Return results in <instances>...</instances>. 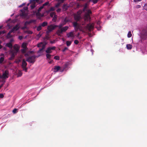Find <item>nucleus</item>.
<instances>
[{"label": "nucleus", "instance_id": "1", "mask_svg": "<svg viewBox=\"0 0 147 147\" xmlns=\"http://www.w3.org/2000/svg\"><path fill=\"white\" fill-rule=\"evenodd\" d=\"M88 5V3H86L84 5L83 11L84 13V15L83 17H82L80 16L82 12L81 10L79 11L74 15L75 19L80 22V24L77 22L73 23V25L76 30L81 29L85 32L91 31L94 28V24L90 23L87 24L90 21V14L92 13Z\"/></svg>", "mask_w": 147, "mask_h": 147}, {"label": "nucleus", "instance_id": "2", "mask_svg": "<svg viewBox=\"0 0 147 147\" xmlns=\"http://www.w3.org/2000/svg\"><path fill=\"white\" fill-rule=\"evenodd\" d=\"M27 45L26 43H23L22 46L23 49L21 50V52L25 54L24 55L26 57H28L26 60L27 61L33 63L35 61L36 56L34 55V52L33 51H28Z\"/></svg>", "mask_w": 147, "mask_h": 147}, {"label": "nucleus", "instance_id": "3", "mask_svg": "<svg viewBox=\"0 0 147 147\" xmlns=\"http://www.w3.org/2000/svg\"><path fill=\"white\" fill-rule=\"evenodd\" d=\"M5 46L11 49L10 51L11 57L9 58V59L12 60L14 58L15 55L18 51L19 47L16 45H15L13 46V50L12 49L13 45L11 42L7 43Z\"/></svg>", "mask_w": 147, "mask_h": 147}, {"label": "nucleus", "instance_id": "4", "mask_svg": "<svg viewBox=\"0 0 147 147\" xmlns=\"http://www.w3.org/2000/svg\"><path fill=\"white\" fill-rule=\"evenodd\" d=\"M69 64V62H67L64 64L63 66L61 67L59 66H55L53 69V71L55 72L58 71H59L61 72L66 71L67 70Z\"/></svg>", "mask_w": 147, "mask_h": 147}, {"label": "nucleus", "instance_id": "5", "mask_svg": "<svg viewBox=\"0 0 147 147\" xmlns=\"http://www.w3.org/2000/svg\"><path fill=\"white\" fill-rule=\"evenodd\" d=\"M49 3L48 2H47L43 4L42 6H41L38 8V10H36L34 11V14L36 15L39 18L42 17L43 16V15L41 14L39 12L41 11L42 9L43 8L44 6L48 5Z\"/></svg>", "mask_w": 147, "mask_h": 147}, {"label": "nucleus", "instance_id": "6", "mask_svg": "<svg viewBox=\"0 0 147 147\" xmlns=\"http://www.w3.org/2000/svg\"><path fill=\"white\" fill-rule=\"evenodd\" d=\"M28 8L27 7H25L22 9L21 10L20 16L24 18H27L28 17L27 10Z\"/></svg>", "mask_w": 147, "mask_h": 147}, {"label": "nucleus", "instance_id": "7", "mask_svg": "<svg viewBox=\"0 0 147 147\" xmlns=\"http://www.w3.org/2000/svg\"><path fill=\"white\" fill-rule=\"evenodd\" d=\"M19 25L18 24L14 27L13 29L8 33L7 35V38H11L12 36V35L11 34L12 32H15L16 31L19 29Z\"/></svg>", "mask_w": 147, "mask_h": 147}, {"label": "nucleus", "instance_id": "8", "mask_svg": "<svg viewBox=\"0 0 147 147\" xmlns=\"http://www.w3.org/2000/svg\"><path fill=\"white\" fill-rule=\"evenodd\" d=\"M40 1L41 0H31L30 3H28V5L29 4H31L30 5L31 9H33L36 7L38 4L39 3Z\"/></svg>", "mask_w": 147, "mask_h": 147}, {"label": "nucleus", "instance_id": "9", "mask_svg": "<svg viewBox=\"0 0 147 147\" xmlns=\"http://www.w3.org/2000/svg\"><path fill=\"white\" fill-rule=\"evenodd\" d=\"M68 28V26H65L61 28V29H59L57 31V33L59 35H60L61 34H62L63 32H65L66 31Z\"/></svg>", "mask_w": 147, "mask_h": 147}, {"label": "nucleus", "instance_id": "10", "mask_svg": "<svg viewBox=\"0 0 147 147\" xmlns=\"http://www.w3.org/2000/svg\"><path fill=\"white\" fill-rule=\"evenodd\" d=\"M6 62V60L4 59V55L2 53L0 55V65L4 64Z\"/></svg>", "mask_w": 147, "mask_h": 147}, {"label": "nucleus", "instance_id": "11", "mask_svg": "<svg viewBox=\"0 0 147 147\" xmlns=\"http://www.w3.org/2000/svg\"><path fill=\"white\" fill-rule=\"evenodd\" d=\"M141 35L142 38L144 39L147 38V30L144 29L142 31Z\"/></svg>", "mask_w": 147, "mask_h": 147}, {"label": "nucleus", "instance_id": "12", "mask_svg": "<svg viewBox=\"0 0 147 147\" xmlns=\"http://www.w3.org/2000/svg\"><path fill=\"white\" fill-rule=\"evenodd\" d=\"M38 47H41L39 49V52H41L44 49L45 47V45L43 42H40L38 45Z\"/></svg>", "mask_w": 147, "mask_h": 147}, {"label": "nucleus", "instance_id": "13", "mask_svg": "<svg viewBox=\"0 0 147 147\" xmlns=\"http://www.w3.org/2000/svg\"><path fill=\"white\" fill-rule=\"evenodd\" d=\"M56 27V26L55 25H51L49 26H48L47 27L48 31H47V32L49 33L51 32Z\"/></svg>", "mask_w": 147, "mask_h": 147}, {"label": "nucleus", "instance_id": "14", "mask_svg": "<svg viewBox=\"0 0 147 147\" xmlns=\"http://www.w3.org/2000/svg\"><path fill=\"white\" fill-rule=\"evenodd\" d=\"M56 48L55 47H50L48 48L46 51V53H51L52 50H55Z\"/></svg>", "mask_w": 147, "mask_h": 147}, {"label": "nucleus", "instance_id": "15", "mask_svg": "<svg viewBox=\"0 0 147 147\" xmlns=\"http://www.w3.org/2000/svg\"><path fill=\"white\" fill-rule=\"evenodd\" d=\"M27 63L26 62V61L24 59H23L22 61V67L23 69L24 70L26 71L27 68H26V66L27 65Z\"/></svg>", "mask_w": 147, "mask_h": 147}, {"label": "nucleus", "instance_id": "16", "mask_svg": "<svg viewBox=\"0 0 147 147\" xmlns=\"http://www.w3.org/2000/svg\"><path fill=\"white\" fill-rule=\"evenodd\" d=\"M67 35L68 38L71 37L73 38L74 37V34L73 32H71L67 33Z\"/></svg>", "mask_w": 147, "mask_h": 147}, {"label": "nucleus", "instance_id": "17", "mask_svg": "<svg viewBox=\"0 0 147 147\" xmlns=\"http://www.w3.org/2000/svg\"><path fill=\"white\" fill-rule=\"evenodd\" d=\"M100 21H98L97 22L96 25V27L98 30H100L101 29V26L100 25Z\"/></svg>", "mask_w": 147, "mask_h": 147}, {"label": "nucleus", "instance_id": "18", "mask_svg": "<svg viewBox=\"0 0 147 147\" xmlns=\"http://www.w3.org/2000/svg\"><path fill=\"white\" fill-rule=\"evenodd\" d=\"M2 75L0 77L1 78L3 79H5L9 77V74H2Z\"/></svg>", "mask_w": 147, "mask_h": 147}, {"label": "nucleus", "instance_id": "19", "mask_svg": "<svg viewBox=\"0 0 147 147\" xmlns=\"http://www.w3.org/2000/svg\"><path fill=\"white\" fill-rule=\"evenodd\" d=\"M132 47V45L130 44H128L126 45V48L128 50L131 49Z\"/></svg>", "mask_w": 147, "mask_h": 147}, {"label": "nucleus", "instance_id": "20", "mask_svg": "<svg viewBox=\"0 0 147 147\" xmlns=\"http://www.w3.org/2000/svg\"><path fill=\"white\" fill-rule=\"evenodd\" d=\"M64 25L65 24H64L63 23H62L58 26H56V27H58L59 28V29H61V28H62V26Z\"/></svg>", "mask_w": 147, "mask_h": 147}, {"label": "nucleus", "instance_id": "21", "mask_svg": "<svg viewBox=\"0 0 147 147\" xmlns=\"http://www.w3.org/2000/svg\"><path fill=\"white\" fill-rule=\"evenodd\" d=\"M42 27H45L47 25V23L46 22H44L40 24Z\"/></svg>", "mask_w": 147, "mask_h": 147}, {"label": "nucleus", "instance_id": "22", "mask_svg": "<svg viewBox=\"0 0 147 147\" xmlns=\"http://www.w3.org/2000/svg\"><path fill=\"white\" fill-rule=\"evenodd\" d=\"M72 42L70 41H67L66 42V45L67 46H69L71 44Z\"/></svg>", "mask_w": 147, "mask_h": 147}, {"label": "nucleus", "instance_id": "23", "mask_svg": "<svg viewBox=\"0 0 147 147\" xmlns=\"http://www.w3.org/2000/svg\"><path fill=\"white\" fill-rule=\"evenodd\" d=\"M63 9L64 11H66L68 8V7L66 5H64L63 7Z\"/></svg>", "mask_w": 147, "mask_h": 147}, {"label": "nucleus", "instance_id": "24", "mask_svg": "<svg viewBox=\"0 0 147 147\" xmlns=\"http://www.w3.org/2000/svg\"><path fill=\"white\" fill-rule=\"evenodd\" d=\"M55 15H55V13L54 12H52L50 13V16L52 17H54Z\"/></svg>", "mask_w": 147, "mask_h": 147}, {"label": "nucleus", "instance_id": "25", "mask_svg": "<svg viewBox=\"0 0 147 147\" xmlns=\"http://www.w3.org/2000/svg\"><path fill=\"white\" fill-rule=\"evenodd\" d=\"M42 26H41V25L40 24L37 28V30L38 31L42 29Z\"/></svg>", "mask_w": 147, "mask_h": 147}, {"label": "nucleus", "instance_id": "26", "mask_svg": "<svg viewBox=\"0 0 147 147\" xmlns=\"http://www.w3.org/2000/svg\"><path fill=\"white\" fill-rule=\"evenodd\" d=\"M46 56L47 58L49 59H50L51 57V55L49 54H47Z\"/></svg>", "mask_w": 147, "mask_h": 147}, {"label": "nucleus", "instance_id": "27", "mask_svg": "<svg viewBox=\"0 0 147 147\" xmlns=\"http://www.w3.org/2000/svg\"><path fill=\"white\" fill-rule=\"evenodd\" d=\"M131 35L132 34L131 32L130 31H129L127 35L128 37L130 38L131 37Z\"/></svg>", "mask_w": 147, "mask_h": 147}, {"label": "nucleus", "instance_id": "28", "mask_svg": "<svg viewBox=\"0 0 147 147\" xmlns=\"http://www.w3.org/2000/svg\"><path fill=\"white\" fill-rule=\"evenodd\" d=\"M57 15H55L53 18V21L54 22H55L57 20Z\"/></svg>", "mask_w": 147, "mask_h": 147}, {"label": "nucleus", "instance_id": "29", "mask_svg": "<svg viewBox=\"0 0 147 147\" xmlns=\"http://www.w3.org/2000/svg\"><path fill=\"white\" fill-rule=\"evenodd\" d=\"M22 74H14V76H16L17 77H21L22 76Z\"/></svg>", "mask_w": 147, "mask_h": 147}, {"label": "nucleus", "instance_id": "30", "mask_svg": "<svg viewBox=\"0 0 147 147\" xmlns=\"http://www.w3.org/2000/svg\"><path fill=\"white\" fill-rule=\"evenodd\" d=\"M98 0H90V1L94 3L95 4L97 3Z\"/></svg>", "mask_w": 147, "mask_h": 147}, {"label": "nucleus", "instance_id": "31", "mask_svg": "<svg viewBox=\"0 0 147 147\" xmlns=\"http://www.w3.org/2000/svg\"><path fill=\"white\" fill-rule=\"evenodd\" d=\"M59 58H60L58 56H55L54 57V59H55L56 60H59Z\"/></svg>", "mask_w": 147, "mask_h": 147}, {"label": "nucleus", "instance_id": "32", "mask_svg": "<svg viewBox=\"0 0 147 147\" xmlns=\"http://www.w3.org/2000/svg\"><path fill=\"white\" fill-rule=\"evenodd\" d=\"M68 49L67 47H65L62 50V51L63 52H64L66 50H68Z\"/></svg>", "mask_w": 147, "mask_h": 147}, {"label": "nucleus", "instance_id": "33", "mask_svg": "<svg viewBox=\"0 0 147 147\" xmlns=\"http://www.w3.org/2000/svg\"><path fill=\"white\" fill-rule=\"evenodd\" d=\"M68 21V20L66 19L65 18L63 22L64 24H65Z\"/></svg>", "mask_w": 147, "mask_h": 147}, {"label": "nucleus", "instance_id": "34", "mask_svg": "<svg viewBox=\"0 0 147 147\" xmlns=\"http://www.w3.org/2000/svg\"><path fill=\"white\" fill-rule=\"evenodd\" d=\"M144 9L147 11V4H145L144 6Z\"/></svg>", "mask_w": 147, "mask_h": 147}, {"label": "nucleus", "instance_id": "35", "mask_svg": "<svg viewBox=\"0 0 147 147\" xmlns=\"http://www.w3.org/2000/svg\"><path fill=\"white\" fill-rule=\"evenodd\" d=\"M61 11V9L60 8H58L56 10V11L57 13H59Z\"/></svg>", "mask_w": 147, "mask_h": 147}, {"label": "nucleus", "instance_id": "36", "mask_svg": "<svg viewBox=\"0 0 147 147\" xmlns=\"http://www.w3.org/2000/svg\"><path fill=\"white\" fill-rule=\"evenodd\" d=\"M17 109H14L13 111V112L14 113H16L17 112Z\"/></svg>", "mask_w": 147, "mask_h": 147}, {"label": "nucleus", "instance_id": "37", "mask_svg": "<svg viewBox=\"0 0 147 147\" xmlns=\"http://www.w3.org/2000/svg\"><path fill=\"white\" fill-rule=\"evenodd\" d=\"M74 43L75 44L77 45L79 43V41L77 40H75L74 41Z\"/></svg>", "mask_w": 147, "mask_h": 147}, {"label": "nucleus", "instance_id": "38", "mask_svg": "<svg viewBox=\"0 0 147 147\" xmlns=\"http://www.w3.org/2000/svg\"><path fill=\"white\" fill-rule=\"evenodd\" d=\"M4 97V95L2 94H0V98H2Z\"/></svg>", "mask_w": 147, "mask_h": 147}, {"label": "nucleus", "instance_id": "39", "mask_svg": "<svg viewBox=\"0 0 147 147\" xmlns=\"http://www.w3.org/2000/svg\"><path fill=\"white\" fill-rule=\"evenodd\" d=\"M18 38L20 40H21L23 38V37L22 36H19L18 37Z\"/></svg>", "mask_w": 147, "mask_h": 147}, {"label": "nucleus", "instance_id": "40", "mask_svg": "<svg viewBox=\"0 0 147 147\" xmlns=\"http://www.w3.org/2000/svg\"><path fill=\"white\" fill-rule=\"evenodd\" d=\"M141 0H134V1L135 2H138L141 1Z\"/></svg>", "mask_w": 147, "mask_h": 147}, {"label": "nucleus", "instance_id": "41", "mask_svg": "<svg viewBox=\"0 0 147 147\" xmlns=\"http://www.w3.org/2000/svg\"><path fill=\"white\" fill-rule=\"evenodd\" d=\"M5 33V32L4 31H0V35L1 34H4Z\"/></svg>", "mask_w": 147, "mask_h": 147}, {"label": "nucleus", "instance_id": "42", "mask_svg": "<svg viewBox=\"0 0 147 147\" xmlns=\"http://www.w3.org/2000/svg\"><path fill=\"white\" fill-rule=\"evenodd\" d=\"M21 61L20 60V59H19L17 61H16V62L17 63H19Z\"/></svg>", "mask_w": 147, "mask_h": 147}, {"label": "nucleus", "instance_id": "43", "mask_svg": "<svg viewBox=\"0 0 147 147\" xmlns=\"http://www.w3.org/2000/svg\"><path fill=\"white\" fill-rule=\"evenodd\" d=\"M13 39H11L10 40V42H11V43L12 42H13Z\"/></svg>", "mask_w": 147, "mask_h": 147}, {"label": "nucleus", "instance_id": "44", "mask_svg": "<svg viewBox=\"0 0 147 147\" xmlns=\"http://www.w3.org/2000/svg\"><path fill=\"white\" fill-rule=\"evenodd\" d=\"M16 20H13V21H12V22L13 23H14V22H16Z\"/></svg>", "mask_w": 147, "mask_h": 147}, {"label": "nucleus", "instance_id": "45", "mask_svg": "<svg viewBox=\"0 0 147 147\" xmlns=\"http://www.w3.org/2000/svg\"><path fill=\"white\" fill-rule=\"evenodd\" d=\"M80 6V5L79 4H77V7L78 8V7H79Z\"/></svg>", "mask_w": 147, "mask_h": 147}, {"label": "nucleus", "instance_id": "46", "mask_svg": "<svg viewBox=\"0 0 147 147\" xmlns=\"http://www.w3.org/2000/svg\"><path fill=\"white\" fill-rule=\"evenodd\" d=\"M3 84H1V85L0 86V89L2 87V86H3Z\"/></svg>", "mask_w": 147, "mask_h": 147}, {"label": "nucleus", "instance_id": "47", "mask_svg": "<svg viewBox=\"0 0 147 147\" xmlns=\"http://www.w3.org/2000/svg\"><path fill=\"white\" fill-rule=\"evenodd\" d=\"M91 51H92V55L93 54V50H92V49H91Z\"/></svg>", "mask_w": 147, "mask_h": 147}, {"label": "nucleus", "instance_id": "48", "mask_svg": "<svg viewBox=\"0 0 147 147\" xmlns=\"http://www.w3.org/2000/svg\"><path fill=\"white\" fill-rule=\"evenodd\" d=\"M2 27V26H0V29Z\"/></svg>", "mask_w": 147, "mask_h": 147}, {"label": "nucleus", "instance_id": "49", "mask_svg": "<svg viewBox=\"0 0 147 147\" xmlns=\"http://www.w3.org/2000/svg\"><path fill=\"white\" fill-rule=\"evenodd\" d=\"M13 15V14L11 15V16H12Z\"/></svg>", "mask_w": 147, "mask_h": 147}, {"label": "nucleus", "instance_id": "50", "mask_svg": "<svg viewBox=\"0 0 147 147\" xmlns=\"http://www.w3.org/2000/svg\"><path fill=\"white\" fill-rule=\"evenodd\" d=\"M8 26L9 27H10V24H8Z\"/></svg>", "mask_w": 147, "mask_h": 147}, {"label": "nucleus", "instance_id": "51", "mask_svg": "<svg viewBox=\"0 0 147 147\" xmlns=\"http://www.w3.org/2000/svg\"><path fill=\"white\" fill-rule=\"evenodd\" d=\"M3 74H7L6 72L5 73H3Z\"/></svg>", "mask_w": 147, "mask_h": 147}, {"label": "nucleus", "instance_id": "52", "mask_svg": "<svg viewBox=\"0 0 147 147\" xmlns=\"http://www.w3.org/2000/svg\"><path fill=\"white\" fill-rule=\"evenodd\" d=\"M79 35V34L78 33V35Z\"/></svg>", "mask_w": 147, "mask_h": 147}, {"label": "nucleus", "instance_id": "53", "mask_svg": "<svg viewBox=\"0 0 147 147\" xmlns=\"http://www.w3.org/2000/svg\"><path fill=\"white\" fill-rule=\"evenodd\" d=\"M0 75H1V74H0Z\"/></svg>", "mask_w": 147, "mask_h": 147}]
</instances>
